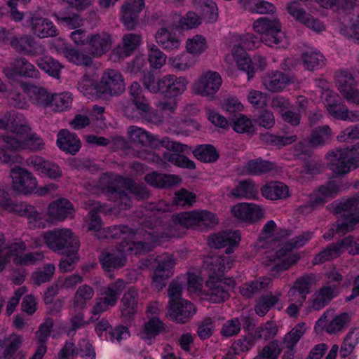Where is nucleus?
Listing matches in <instances>:
<instances>
[{
  "label": "nucleus",
  "mask_w": 359,
  "mask_h": 359,
  "mask_svg": "<svg viewBox=\"0 0 359 359\" xmlns=\"http://www.w3.org/2000/svg\"><path fill=\"white\" fill-rule=\"evenodd\" d=\"M89 210L88 217L86 219L88 229L95 232L99 238H114L121 239L119 247L111 252H105L100 258L102 267L106 271H111L123 266L126 262V257L128 255H137L147 252L161 243L158 236L154 232H147L144 234V244L140 241V233H135L128 226H114L107 231L101 227V221L97 215V212H106L105 207L99 203L93 201L85 207Z\"/></svg>",
  "instance_id": "f257e3e1"
},
{
  "label": "nucleus",
  "mask_w": 359,
  "mask_h": 359,
  "mask_svg": "<svg viewBox=\"0 0 359 359\" xmlns=\"http://www.w3.org/2000/svg\"><path fill=\"white\" fill-rule=\"evenodd\" d=\"M230 257L211 256L203 261L202 269H191L187 273V287L190 294L201 296L209 302L217 303L228 297V288L233 287L234 281L229 279L226 287L219 277L233 265Z\"/></svg>",
  "instance_id": "f03ea898"
},
{
  "label": "nucleus",
  "mask_w": 359,
  "mask_h": 359,
  "mask_svg": "<svg viewBox=\"0 0 359 359\" xmlns=\"http://www.w3.org/2000/svg\"><path fill=\"white\" fill-rule=\"evenodd\" d=\"M5 76L11 83H15L10 89L7 98L9 102L18 108L27 107L28 101L25 95L36 105L50 106L52 94L46 89L38 86L18 82L20 76L36 78L39 72L34 66L24 58L16 59L4 69Z\"/></svg>",
  "instance_id": "7ed1b4c3"
},
{
  "label": "nucleus",
  "mask_w": 359,
  "mask_h": 359,
  "mask_svg": "<svg viewBox=\"0 0 359 359\" xmlns=\"http://www.w3.org/2000/svg\"><path fill=\"white\" fill-rule=\"evenodd\" d=\"M281 230H278L276 223L273 220L268 221L264 226L262 236L259 241V245L263 247V243L276 244L279 238ZM313 237L310 231L304 233L292 239V243H278L274 245L276 249L268 251L265 256L264 263L266 265L273 264V275L277 277L281 272L288 269L297 262L299 256L292 250V248H299L304 245Z\"/></svg>",
  "instance_id": "20e7f679"
},
{
  "label": "nucleus",
  "mask_w": 359,
  "mask_h": 359,
  "mask_svg": "<svg viewBox=\"0 0 359 359\" xmlns=\"http://www.w3.org/2000/svg\"><path fill=\"white\" fill-rule=\"evenodd\" d=\"M0 128L9 131L0 141L8 154L24 150L37 151L43 147V141L31 132L25 118L15 111L0 119Z\"/></svg>",
  "instance_id": "39448f33"
},
{
  "label": "nucleus",
  "mask_w": 359,
  "mask_h": 359,
  "mask_svg": "<svg viewBox=\"0 0 359 359\" xmlns=\"http://www.w3.org/2000/svg\"><path fill=\"white\" fill-rule=\"evenodd\" d=\"M130 140L135 143L153 148L164 147L168 150L164 154V160L178 167L194 169L195 163L188 158L180 154L184 151L187 146L177 142L170 141L168 138L159 139L153 136L141 128L131 126L128 129Z\"/></svg>",
  "instance_id": "423d86ee"
},
{
  "label": "nucleus",
  "mask_w": 359,
  "mask_h": 359,
  "mask_svg": "<svg viewBox=\"0 0 359 359\" xmlns=\"http://www.w3.org/2000/svg\"><path fill=\"white\" fill-rule=\"evenodd\" d=\"M78 90L89 99L108 98L121 94L126 88L122 74L114 69L105 70L99 83L88 75L83 76L78 83Z\"/></svg>",
  "instance_id": "0eeeda50"
},
{
  "label": "nucleus",
  "mask_w": 359,
  "mask_h": 359,
  "mask_svg": "<svg viewBox=\"0 0 359 359\" xmlns=\"http://www.w3.org/2000/svg\"><path fill=\"white\" fill-rule=\"evenodd\" d=\"M260 42V40L252 34L237 36L233 39L232 57L238 67L246 72L249 79L254 76L256 72L262 70L266 62L264 59L259 55L255 56L253 58L249 57L245 50L255 48L259 46Z\"/></svg>",
  "instance_id": "6e6552de"
},
{
  "label": "nucleus",
  "mask_w": 359,
  "mask_h": 359,
  "mask_svg": "<svg viewBox=\"0 0 359 359\" xmlns=\"http://www.w3.org/2000/svg\"><path fill=\"white\" fill-rule=\"evenodd\" d=\"M100 185L102 187L101 189L103 192L110 194V200L114 201L117 205L123 209L130 206L128 194L130 198L135 197L137 198H144L147 195V192L143 187L133 184L130 180L121 177L112 179L108 175H105L101 178Z\"/></svg>",
  "instance_id": "1a4fd4ad"
},
{
  "label": "nucleus",
  "mask_w": 359,
  "mask_h": 359,
  "mask_svg": "<svg viewBox=\"0 0 359 359\" xmlns=\"http://www.w3.org/2000/svg\"><path fill=\"white\" fill-rule=\"evenodd\" d=\"M29 226L32 229L44 228L48 224L62 222L73 215V205L67 199L61 198L50 203L44 215L34 207L26 208Z\"/></svg>",
  "instance_id": "9d476101"
},
{
  "label": "nucleus",
  "mask_w": 359,
  "mask_h": 359,
  "mask_svg": "<svg viewBox=\"0 0 359 359\" xmlns=\"http://www.w3.org/2000/svg\"><path fill=\"white\" fill-rule=\"evenodd\" d=\"M146 89L151 93H165L171 97L182 95L189 85V80L184 76H177L175 74H166L156 78L150 72L144 74L141 79Z\"/></svg>",
  "instance_id": "9b49d317"
},
{
  "label": "nucleus",
  "mask_w": 359,
  "mask_h": 359,
  "mask_svg": "<svg viewBox=\"0 0 359 359\" xmlns=\"http://www.w3.org/2000/svg\"><path fill=\"white\" fill-rule=\"evenodd\" d=\"M36 247L46 245L53 251L58 253L69 251L77 252L79 243L72 230L67 228L55 229L41 233L34 239Z\"/></svg>",
  "instance_id": "f8f14e48"
},
{
  "label": "nucleus",
  "mask_w": 359,
  "mask_h": 359,
  "mask_svg": "<svg viewBox=\"0 0 359 359\" xmlns=\"http://www.w3.org/2000/svg\"><path fill=\"white\" fill-rule=\"evenodd\" d=\"M185 281L187 278L180 277L172 281L168 289V316L173 320L182 323L187 322L196 311L192 303L181 298Z\"/></svg>",
  "instance_id": "ddd939ff"
},
{
  "label": "nucleus",
  "mask_w": 359,
  "mask_h": 359,
  "mask_svg": "<svg viewBox=\"0 0 359 359\" xmlns=\"http://www.w3.org/2000/svg\"><path fill=\"white\" fill-rule=\"evenodd\" d=\"M324 276L326 278L325 283L313 294L309 302L314 310L325 307L341 292L343 277L335 266H330L326 269Z\"/></svg>",
  "instance_id": "4468645a"
},
{
  "label": "nucleus",
  "mask_w": 359,
  "mask_h": 359,
  "mask_svg": "<svg viewBox=\"0 0 359 359\" xmlns=\"http://www.w3.org/2000/svg\"><path fill=\"white\" fill-rule=\"evenodd\" d=\"M352 320L351 313L328 309L316 322L314 331L318 334L325 332L331 336H339L351 325Z\"/></svg>",
  "instance_id": "2eb2a0df"
},
{
  "label": "nucleus",
  "mask_w": 359,
  "mask_h": 359,
  "mask_svg": "<svg viewBox=\"0 0 359 359\" xmlns=\"http://www.w3.org/2000/svg\"><path fill=\"white\" fill-rule=\"evenodd\" d=\"M252 27L269 46L285 48L288 45L287 39L281 29V24L276 18H260L254 22Z\"/></svg>",
  "instance_id": "dca6fc26"
},
{
  "label": "nucleus",
  "mask_w": 359,
  "mask_h": 359,
  "mask_svg": "<svg viewBox=\"0 0 359 359\" xmlns=\"http://www.w3.org/2000/svg\"><path fill=\"white\" fill-rule=\"evenodd\" d=\"M4 238L0 235V271L4 269L6 263L13 260L16 264H31L43 258L41 253H25V245L18 241L4 245Z\"/></svg>",
  "instance_id": "f3484780"
},
{
  "label": "nucleus",
  "mask_w": 359,
  "mask_h": 359,
  "mask_svg": "<svg viewBox=\"0 0 359 359\" xmlns=\"http://www.w3.org/2000/svg\"><path fill=\"white\" fill-rule=\"evenodd\" d=\"M330 169L336 174L342 175L359 166V142L351 148L337 149L327 156Z\"/></svg>",
  "instance_id": "a211bd4d"
},
{
  "label": "nucleus",
  "mask_w": 359,
  "mask_h": 359,
  "mask_svg": "<svg viewBox=\"0 0 359 359\" xmlns=\"http://www.w3.org/2000/svg\"><path fill=\"white\" fill-rule=\"evenodd\" d=\"M222 84L220 74L212 70L203 72L191 86L193 94L214 98Z\"/></svg>",
  "instance_id": "6ab92c4d"
},
{
  "label": "nucleus",
  "mask_w": 359,
  "mask_h": 359,
  "mask_svg": "<svg viewBox=\"0 0 359 359\" xmlns=\"http://www.w3.org/2000/svg\"><path fill=\"white\" fill-rule=\"evenodd\" d=\"M321 99L330 115L335 118L348 121H359V111L348 110L338 95L332 90L327 89L322 92Z\"/></svg>",
  "instance_id": "aec40b11"
},
{
  "label": "nucleus",
  "mask_w": 359,
  "mask_h": 359,
  "mask_svg": "<svg viewBox=\"0 0 359 359\" xmlns=\"http://www.w3.org/2000/svg\"><path fill=\"white\" fill-rule=\"evenodd\" d=\"M130 95L136 109V114H130L129 109L125 111L126 115L131 118L140 116L150 121L158 123L163 121V117L152 114L151 108L143 95L142 88L137 82H133L129 88Z\"/></svg>",
  "instance_id": "412c9836"
},
{
  "label": "nucleus",
  "mask_w": 359,
  "mask_h": 359,
  "mask_svg": "<svg viewBox=\"0 0 359 359\" xmlns=\"http://www.w3.org/2000/svg\"><path fill=\"white\" fill-rule=\"evenodd\" d=\"M124 283L122 280L118 279L116 282L109 285L103 288L100 293L97 302L93 307V314L102 313L111 307L116 305L118 296L124 288Z\"/></svg>",
  "instance_id": "4be33fe9"
},
{
  "label": "nucleus",
  "mask_w": 359,
  "mask_h": 359,
  "mask_svg": "<svg viewBox=\"0 0 359 359\" xmlns=\"http://www.w3.org/2000/svg\"><path fill=\"white\" fill-rule=\"evenodd\" d=\"M11 177L15 191L24 195L34 194L38 180L32 172L22 168L15 167L11 170Z\"/></svg>",
  "instance_id": "5701e85b"
},
{
  "label": "nucleus",
  "mask_w": 359,
  "mask_h": 359,
  "mask_svg": "<svg viewBox=\"0 0 359 359\" xmlns=\"http://www.w3.org/2000/svg\"><path fill=\"white\" fill-rule=\"evenodd\" d=\"M231 213L239 222L251 224L263 218L265 211L259 204L242 202L232 206Z\"/></svg>",
  "instance_id": "b1692460"
},
{
  "label": "nucleus",
  "mask_w": 359,
  "mask_h": 359,
  "mask_svg": "<svg viewBox=\"0 0 359 359\" xmlns=\"http://www.w3.org/2000/svg\"><path fill=\"white\" fill-rule=\"evenodd\" d=\"M175 220L182 226L189 228L194 226L207 227L217 222L215 214L205 210H195L178 214Z\"/></svg>",
  "instance_id": "393cba45"
},
{
  "label": "nucleus",
  "mask_w": 359,
  "mask_h": 359,
  "mask_svg": "<svg viewBox=\"0 0 359 359\" xmlns=\"http://www.w3.org/2000/svg\"><path fill=\"white\" fill-rule=\"evenodd\" d=\"M348 250L350 254L359 253V239L354 241L351 237L344 238L340 243L332 245L316 255L313 259L315 264H320L337 257L344 251Z\"/></svg>",
  "instance_id": "a878e982"
},
{
  "label": "nucleus",
  "mask_w": 359,
  "mask_h": 359,
  "mask_svg": "<svg viewBox=\"0 0 359 359\" xmlns=\"http://www.w3.org/2000/svg\"><path fill=\"white\" fill-rule=\"evenodd\" d=\"M337 213L344 217V221L338 224L337 231L344 232L350 231L359 222V203L355 199H347L339 203Z\"/></svg>",
  "instance_id": "bb28decb"
},
{
  "label": "nucleus",
  "mask_w": 359,
  "mask_h": 359,
  "mask_svg": "<svg viewBox=\"0 0 359 359\" xmlns=\"http://www.w3.org/2000/svg\"><path fill=\"white\" fill-rule=\"evenodd\" d=\"M156 263L152 285L155 289L160 290L165 287L168 279L172 275L175 263L173 257L168 254L158 257Z\"/></svg>",
  "instance_id": "cd10ccee"
},
{
  "label": "nucleus",
  "mask_w": 359,
  "mask_h": 359,
  "mask_svg": "<svg viewBox=\"0 0 359 359\" xmlns=\"http://www.w3.org/2000/svg\"><path fill=\"white\" fill-rule=\"evenodd\" d=\"M336 84L339 91L348 102L359 107L358 85L350 73L346 71L339 72L337 74Z\"/></svg>",
  "instance_id": "c85d7f7f"
},
{
  "label": "nucleus",
  "mask_w": 359,
  "mask_h": 359,
  "mask_svg": "<svg viewBox=\"0 0 359 359\" xmlns=\"http://www.w3.org/2000/svg\"><path fill=\"white\" fill-rule=\"evenodd\" d=\"M155 39L156 43L167 52L179 50L182 42V36L172 30L170 22H168L166 27L158 29Z\"/></svg>",
  "instance_id": "c756f323"
},
{
  "label": "nucleus",
  "mask_w": 359,
  "mask_h": 359,
  "mask_svg": "<svg viewBox=\"0 0 359 359\" xmlns=\"http://www.w3.org/2000/svg\"><path fill=\"white\" fill-rule=\"evenodd\" d=\"M80 355L84 359H95V352L88 341L83 339L79 344V348H75L72 342H67L58 354L59 359H73Z\"/></svg>",
  "instance_id": "7c9ffc66"
},
{
  "label": "nucleus",
  "mask_w": 359,
  "mask_h": 359,
  "mask_svg": "<svg viewBox=\"0 0 359 359\" xmlns=\"http://www.w3.org/2000/svg\"><path fill=\"white\" fill-rule=\"evenodd\" d=\"M27 164L32 167L39 175L47 177L51 180H56L62 175V170L55 163L45 161L43 158L34 156L27 161Z\"/></svg>",
  "instance_id": "2f4dec72"
},
{
  "label": "nucleus",
  "mask_w": 359,
  "mask_h": 359,
  "mask_svg": "<svg viewBox=\"0 0 359 359\" xmlns=\"http://www.w3.org/2000/svg\"><path fill=\"white\" fill-rule=\"evenodd\" d=\"M297 103L299 107L298 114H294L292 111L284 112L285 109H287L289 102L287 100L281 97H275L272 101V106L274 108L278 109L280 113L282 114L283 118L285 121L295 126L299 123L300 113L304 110L308 100L304 96H300L297 98Z\"/></svg>",
  "instance_id": "473e14b6"
},
{
  "label": "nucleus",
  "mask_w": 359,
  "mask_h": 359,
  "mask_svg": "<svg viewBox=\"0 0 359 359\" xmlns=\"http://www.w3.org/2000/svg\"><path fill=\"white\" fill-rule=\"evenodd\" d=\"M144 6V0H126L121 7V20L128 29L135 28L140 12Z\"/></svg>",
  "instance_id": "72a5a7b5"
},
{
  "label": "nucleus",
  "mask_w": 359,
  "mask_h": 359,
  "mask_svg": "<svg viewBox=\"0 0 359 359\" xmlns=\"http://www.w3.org/2000/svg\"><path fill=\"white\" fill-rule=\"evenodd\" d=\"M286 9L291 17L309 29L316 32L324 29V25L307 14L297 2L292 1L287 4Z\"/></svg>",
  "instance_id": "f704fd0d"
},
{
  "label": "nucleus",
  "mask_w": 359,
  "mask_h": 359,
  "mask_svg": "<svg viewBox=\"0 0 359 359\" xmlns=\"http://www.w3.org/2000/svg\"><path fill=\"white\" fill-rule=\"evenodd\" d=\"M241 241V233L238 231H224L213 234L209 237V245L215 248L228 246L226 250V254L233 252V248L236 247Z\"/></svg>",
  "instance_id": "c9c22d12"
},
{
  "label": "nucleus",
  "mask_w": 359,
  "mask_h": 359,
  "mask_svg": "<svg viewBox=\"0 0 359 359\" xmlns=\"http://www.w3.org/2000/svg\"><path fill=\"white\" fill-rule=\"evenodd\" d=\"M55 45L57 51L62 53L65 57L69 62L76 65L90 66L92 64V56L83 53L77 49L69 46L62 39L56 41Z\"/></svg>",
  "instance_id": "e433bc0d"
},
{
  "label": "nucleus",
  "mask_w": 359,
  "mask_h": 359,
  "mask_svg": "<svg viewBox=\"0 0 359 359\" xmlns=\"http://www.w3.org/2000/svg\"><path fill=\"white\" fill-rule=\"evenodd\" d=\"M142 39L140 35L128 34L123 37L122 45L113 50L110 59L116 61L121 57L130 55L140 44Z\"/></svg>",
  "instance_id": "4c0bfd02"
},
{
  "label": "nucleus",
  "mask_w": 359,
  "mask_h": 359,
  "mask_svg": "<svg viewBox=\"0 0 359 359\" xmlns=\"http://www.w3.org/2000/svg\"><path fill=\"white\" fill-rule=\"evenodd\" d=\"M112 44L111 36L107 33L91 35L88 46V53L93 57H100L106 53Z\"/></svg>",
  "instance_id": "58836bf2"
},
{
  "label": "nucleus",
  "mask_w": 359,
  "mask_h": 359,
  "mask_svg": "<svg viewBox=\"0 0 359 359\" xmlns=\"http://www.w3.org/2000/svg\"><path fill=\"white\" fill-rule=\"evenodd\" d=\"M27 23H29L33 33L40 38L53 36L57 33L55 26L48 19L32 16L27 20Z\"/></svg>",
  "instance_id": "ea45409f"
},
{
  "label": "nucleus",
  "mask_w": 359,
  "mask_h": 359,
  "mask_svg": "<svg viewBox=\"0 0 359 359\" xmlns=\"http://www.w3.org/2000/svg\"><path fill=\"white\" fill-rule=\"evenodd\" d=\"M339 189L340 187L336 182L330 181L311 194L309 203L312 207L321 205L337 194Z\"/></svg>",
  "instance_id": "a19ab883"
},
{
  "label": "nucleus",
  "mask_w": 359,
  "mask_h": 359,
  "mask_svg": "<svg viewBox=\"0 0 359 359\" xmlns=\"http://www.w3.org/2000/svg\"><path fill=\"white\" fill-rule=\"evenodd\" d=\"M281 292L276 291L262 296L255 306V312L260 316H264L272 306L280 310L284 307V302L280 299Z\"/></svg>",
  "instance_id": "79ce46f5"
},
{
  "label": "nucleus",
  "mask_w": 359,
  "mask_h": 359,
  "mask_svg": "<svg viewBox=\"0 0 359 359\" xmlns=\"http://www.w3.org/2000/svg\"><path fill=\"white\" fill-rule=\"evenodd\" d=\"M137 290L135 287H130L125 293L121 300V311L125 321L130 320L137 312Z\"/></svg>",
  "instance_id": "37998d69"
},
{
  "label": "nucleus",
  "mask_w": 359,
  "mask_h": 359,
  "mask_svg": "<svg viewBox=\"0 0 359 359\" xmlns=\"http://www.w3.org/2000/svg\"><path fill=\"white\" fill-rule=\"evenodd\" d=\"M229 194L236 198L255 199L258 195V187L252 180H241L229 191Z\"/></svg>",
  "instance_id": "c03bdc74"
},
{
  "label": "nucleus",
  "mask_w": 359,
  "mask_h": 359,
  "mask_svg": "<svg viewBox=\"0 0 359 359\" xmlns=\"http://www.w3.org/2000/svg\"><path fill=\"white\" fill-rule=\"evenodd\" d=\"M57 144L61 150L72 154H76L81 147L79 138L67 130L58 133Z\"/></svg>",
  "instance_id": "a18cd8bd"
},
{
  "label": "nucleus",
  "mask_w": 359,
  "mask_h": 359,
  "mask_svg": "<svg viewBox=\"0 0 359 359\" xmlns=\"http://www.w3.org/2000/svg\"><path fill=\"white\" fill-rule=\"evenodd\" d=\"M310 280L306 277L298 278L289 290L287 297L290 302H296L302 304L309 292Z\"/></svg>",
  "instance_id": "49530a36"
},
{
  "label": "nucleus",
  "mask_w": 359,
  "mask_h": 359,
  "mask_svg": "<svg viewBox=\"0 0 359 359\" xmlns=\"http://www.w3.org/2000/svg\"><path fill=\"white\" fill-rule=\"evenodd\" d=\"M208 48L206 38L201 34L189 37L185 42V49L195 60L202 55Z\"/></svg>",
  "instance_id": "de8ad7c7"
},
{
  "label": "nucleus",
  "mask_w": 359,
  "mask_h": 359,
  "mask_svg": "<svg viewBox=\"0 0 359 359\" xmlns=\"http://www.w3.org/2000/svg\"><path fill=\"white\" fill-rule=\"evenodd\" d=\"M145 180L153 187L163 188L180 184L181 178L175 175H164L153 172L145 176Z\"/></svg>",
  "instance_id": "09e8293b"
},
{
  "label": "nucleus",
  "mask_w": 359,
  "mask_h": 359,
  "mask_svg": "<svg viewBox=\"0 0 359 359\" xmlns=\"http://www.w3.org/2000/svg\"><path fill=\"white\" fill-rule=\"evenodd\" d=\"M196 63V60L187 52H182L168 58V65L177 72L188 71L194 67Z\"/></svg>",
  "instance_id": "8fccbe9b"
},
{
  "label": "nucleus",
  "mask_w": 359,
  "mask_h": 359,
  "mask_svg": "<svg viewBox=\"0 0 359 359\" xmlns=\"http://www.w3.org/2000/svg\"><path fill=\"white\" fill-rule=\"evenodd\" d=\"M261 192L264 198L270 200L285 198L289 196L288 187L279 182L265 184L261 189Z\"/></svg>",
  "instance_id": "3c124183"
},
{
  "label": "nucleus",
  "mask_w": 359,
  "mask_h": 359,
  "mask_svg": "<svg viewBox=\"0 0 359 359\" xmlns=\"http://www.w3.org/2000/svg\"><path fill=\"white\" fill-rule=\"evenodd\" d=\"M175 26L182 30H190L198 27L202 22L201 18L194 12L189 11L184 15L175 14L172 17Z\"/></svg>",
  "instance_id": "603ef678"
},
{
  "label": "nucleus",
  "mask_w": 359,
  "mask_h": 359,
  "mask_svg": "<svg viewBox=\"0 0 359 359\" xmlns=\"http://www.w3.org/2000/svg\"><path fill=\"white\" fill-rule=\"evenodd\" d=\"M290 81L289 76L276 71L269 74L264 79V85L269 90L278 92L285 88Z\"/></svg>",
  "instance_id": "864d4df0"
},
{
  "label": "nucleus",
  "mask_w": 359,
  "mask_h": 359,
  "mask_svg": "<svg viewBox=\"0 0 359 359\" xmlns=\"http://www.w3.org/2000/svg\"><path fill=\"white\" fill-rule=\"evenodd\" d=\"M272 284V280L269 277H262L257 280L246 283L240 289V292L243 297H250L253 294L269 287Z\"/></svg>",
  "instance_id": "5fc2aeb1"
},
{
  "label": "nucleus",
  "mask_w": 359,
  "mask_h": 359,
  "mask_svg": "<svg viewBox=\"0 0 359 359\" xmlns=\"http://www.w3.org/2000/svg\"><path fill=\"white\" fill-rule=\"evenodd\" d=\"M53 321L50 319H46L44 323L40 326L39 331L36 333V339L37 340L41 343L32 358V359H42L46 351V347L43 344V342L48 339L49 337V333L50 332V328L53 327Z\"/></svg>",
  "instance_id": "6e6d98bb"
},
{
  "label": "nucleus",
  "mask_w": 359,
  "mask_h": 359,
  "mask_svg": "<svg viewBox=\"0 0 359 359\" xmlns=\"http://www.w3.org/2000/svg\"><path fill=\"white\" fill-rule=\"evenodd\" d=\"M164 330V324L158 317H151L144 324L140 333V337L146 340L154 339Z\"/></svg>",
  "instance_id": "4d7b16f0"
},
{
  "label": "nucleus",
  "mask_w": 359,
  "mask_h": 359,
  "mask_svg": "<svg viewBox=\"0 0 359 359\" xmlns=\"http://www.w3.org/2000/svg\"><path fill=\"white\" fill-rule=\"evenodd\" d=\"M194 7L202 11L205 18L209 22H213L217 19V8L212 0H193Z\"/></svg>",
  "instance_id": "13d9d810"
},
{
  "label": "nucleus",
  "mask_w": 359,
  "mask_h": 359,
  "mask_svg": "<svg viewBox=\"0 0 359 359\" xmlns=\"http://www.w3.org/2000/svg\"><path fill=\"white\" fill-rule=\"evenodd\" d=\"M22 339L16 334L11 335L8 339L3 341L0 339V347L5 346L4 357L6 359H11L14 355L19 357V359H23V355L18 352Z\"/></svg>",
  "instance_id": "bf43d9fd"
},
{
  "label": "nucleus",
  "mask_w": 359,
  "mask_h": 359,
  "mask_svg": "<svg viewBox=\"0 0 359 359\" xmlns=\"http://www.w3.org/2000/svg\"><path fill=\"white\" fill-rule=\"evenodd\" d=\"M193 154L198 160L204 163L215 162L219 157L216 149L210 144L197 146L193 151Z\"/></svg>",
  "instance_id": "052dcab7"
},
{
  "label": "nucleus",
  "mask_w": 359,
  "mask_h": 359,
  "mask_svg": "<svg viewBox=\"0 0 359 359\" xmlns=\"http://www.w3.org/2000/svg\"><path fill=\"white\" fill-rule=\"evenodd\" d=\"M72 101L73 97L71 93H55L52 94L50 107L55 111H63L71 107Z\"/></svg>",
  "instance_id": "680f3d73"
},
{
  "label": "nucleus",
  "mask_w": 359,
  "mask_h": 359,
  "mask_svg": "<svg viewBox=\"0 0 359 359\" xmlns=\"http://www.w3.org/2000/svg\"><path fill=\"white\" fill-rule=\"evenodd\" d=\"M243 7L252 13H266L273 12L274 6L264 0H239Z\"/></svg>",
  "instance_id": "e2e57ef3"
},
{
  "label": "nucleus",
  "mask_w": 359,
  "mask_h": 359,
  "mask_svg": "<svg viewBox=\"0 0 359 359\" xmlns=\"http://www.w3.org/2000/svg\"><path fill=\"white\" fill-rule=\"evenodd\" d=\"M39 67L50 76L58 79L62 66L50 57H45L37 60Z\"/></svg>",
  "instance_id": "0e129e2a"
},
{
  "label": "nucleus",
  "mask_w": 359,
  "mask_h": 359,
  "mask_svg": "<svg viewBox=\"0 0 359 359\" xmlns=\"http://www.w3.org/2000/svg\"><path fill=\"white\" fill-rule=\"evenodd\" d=\"M302 61L307 69H313L323 64L324 56L320 52L310 48L303 53Z\"/></svg>",
  "instance_id": "69168bd1"
},
{
  "label": "nucleus",
  "mask_w": 359,
  "mask_h": 359,
  "mask_svg": "<svg viewBox=\"0 0 359 359\" xmlns=\"http://www.w3.org/2000/svg\"><path fill=\"white\" fill-rule=\"evenodd\" d=\"M359 341V329L351 330L346 334L341 347V354L346 357L351 354Z\"/></svg>",
  "instance_id": "338daca9"
},
{
  "label": "nucleus",
  "mask_w": 359,
  "mask_h": 359,
  "mask_svg": "<svg viewBox=\"0 0 359 359\" xmlns=\"http://www.w3.org/2000/svg\"><path fill=\"white\" fill-rule=\"evenodd\" d=\"M306 329L304 323L296 325L285 337L284 342L286 346L292 348L304 334Z\"/></svg>",
  "instance_id": "774afa93"
}]
</instances>
